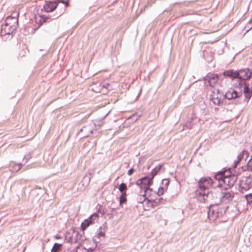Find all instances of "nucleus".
<instances>
[{
    "label": "nucleus",
    "mask_w": 252,
    "mask_h": 252,
    "mask_svg": "<svg viewBox=\"0 0 252 252\" xmlns=\"http://www.w3.org/2000/svg\"><path fill=\"white\" fill-rule=\"evenodd\" d=\"M150 196V194H146L144 195V193L142 195H139V197L137 198V202L139 203H142L145 201H147L148 198Z\"/></svg>",
    "instance_id": "nucleus-28"
},
{
    "label": "nucleus",
    "mask_w": 252,
    "mask_h": 252,
    "mask_svg": "<svg viewBox=\"0 0 252 252\" xmlns=\"http://www.w3.org/2000/svg\"><path fill=\"white\" fill-rule=\"evenodd\" d=\"M240 162V159H238L237 158V159L235 160L234 161L233 164L232 165L233 168H236L238 165V164H239Z\"/></svg>",
    "instance_id": "nucleus-38"
},
{
    "label": "nucleus",
    "mask_w": 252,
    "mask_h": 252,
    "mask_svg": "<svg viewBox=\"0 0 252 252\" xmlns=\"http://www.w3.org/2000/svg\"><path fill=\"white\" fill-rule=\"evenodd\" d=\"M104 88V86H101V84L97 85V84L94 85V86L93 88V90L97 93H100L101 91V88Z\"/></svg>",
    "instance_id": "nucleus-32"
},
{
    "label": "nucleus",
    "mask_w": 252,
    "mask_h": 252,
    "mask_svg": "<svg viewBox=\"0 0 252 252\" xmlns=\"http://www.w3.org/2000/svg\"><path fill=\"white\" fill-rule=\"evenodd\" d=\"M163 193L164 192L163 191H160V190L158 189L156 192H155V193H156L158 196L162 195L163 194Z\"/></svg>",
    "instance_id": "nucleus-43"
},
{
    "label": "nucleus",
    "mask_w": 252,
    "mask_h": 252,
    "mask_svg": "<svg viewBox=\"0 0 252 252\" xmlns=\"http://www.w3.org/2000/svg\"><path fill=\"white\" fill-rule=\"evenodd\" d=\"M249 155V152L248 151L243 150L238 156L237 158L238 159H240V161H241L243 159H245L246 161L248 158Z\"/></svg>",
    "instance_id": "nucleus-22"
},
{
    "label": "nucleus",
    "mask_w": 252,
    "mask_h": 252,
    "mask_svg": "<svg viewBox=\"0 0 252 252\" xmlns=\"http://www.w3.org/2000/svg\"><path fill=\"white\" fill-rule=\"evenodd\" d=\"M251 29H252V27L250 28L249 30H251Z\"/></svg>",
    "instance_id": "nucleus-61"
},
{
    "label": "nucleus",
    "mask_w": 252,
    "mask_h": 252,
    "mask_svg": "<svg viewBox=\"0 0 252 252\" xmlns=\"http://www.w3.org/2000/svg\"><path fill=\"white\" fill-rule=\"evenodd\" d=\"M54 238L56 239H61L62 238V236L61 235H59V234H56V235L54 236Z\"/></svg>",
    "instance_id": "nucleus-44"
},
{
    "label": "nucleus",
    "mask_w": 252,
    "mask_h": 252,
    "mask_svg": "<svg viewBox=\"0 0 252 252\" xmlns=\"http://www.w3.org/2000/svg\"><path fill=\"white\" fill-rule=\"evenodd\" d=\"M32 158V155L30 153H28V154L26 155L23 158V161L25 160V163L24 164H25L30 159Z\"/></svg>",
    "instance_id": "nucleus-34"
},
{
    "label": "nucleus",
    "mask_w": 252,
    "mask_h": 252,
    "mask_svg": "<svg viewBox=\"0 0 252 252\" xmlns=\"http://www.w3.org/2000/svg\"><path fill=\"white\" fill-rule=\"evenodd\" d=\"M161 184L163 185V187L165 188V189H167L168 187L170 184V179L169 178H165L162 179L161 181Z\"/></svg>",
    "instance_id": "nucleus-30"
},
{
    "label": "nucleus",
    "mask_w": 252,
    "mask_h": 252,
    "mask_svg": "<svg viewBox=\"0 0 252 252\" xmlns=\"http://www.w3.org/2000/svg\"><path fill=\"white\" fill-rule=\"evenodd\" d=\"M63 244L55 243L53 245L50 252H60L62 250Z\"/></svg>",
    "instance_id": "nucleus-24"
},
{
    "label": "nucleus",
    "mask_w": 252,
    "mask_h": 252,
    "mask_svg": "<svg viewBox=\"0 0 252 252\" xmlns=\"http://www.w3.org/2000/svg\"><path fill=\"white\" fill-rule=\"evenodd\" d=\"M107 224L106 222H104L102 225L97 229L96 235L93 238L94 243L97 244L99 242L101 238L104 239L105 238V232L107 231Z\"/></svg>",
    "instance_id": "nucleus-12"
},
{
    "label": "nucleus",
    "mask_w": 252,
    "mask_h": 252,
    "mask_svg": "<svg viewBox=\"0 0 252 252\" xmlns=\"http://www.w3.org/2000/svg\"><path fill=\"white\" fill-rule=\"evenodd\" d=\"M94 129L91 124L86 125L84 126L83 133L81 135L80 139L88 137L90 134L93 133Z\"/></svg>",
    "instance_id": "nucleus-16"
},
{
    "label": "nucleus",
    "mask_w": 252,
    "mask_h": 252,
    "mask_svg": "<svg viewBox=\"0 0 252 252\" xmlns=\"http://www.w3.org/2000/svg\"><path fill=\"white\" fill-rule=\"evenodd\" d=\"M47 52H48V51H46V52H45V53H44V54L42 55V56H43V55H45L47 54Z\"/></svg>",
    "instance_id": "nucleus-52"
},
{
    "label": "nucleus",
    "mask_w": 252,
    "mask_h": 252,
    "mask_svg": "<svg viewBox=\"0 0 252 252\" xmlns=\"http://www.w3.org/2000/svg\"><path fill=\"white\" fill-rule=\"evenodd\" d=\"M251 29H252V27L250 28L249 30H251Z\"/></svg>",
    "instance_id": "nucleus-63"
},
{
    "label": "nucleus",
    "mask_w": 252,
    "mask_h": 252,
    "mask_svg": "<svg viewBox=\"0 0 252 252\" xmlns=\"http://www.w3.org/2000/svg\"><path fill=\"white\" fill-rule=\"evenodd\" d=\"M9 22L13 23V20H9Z\"/></svg>",
    "instance_id": "nucleus-54"
},
{
    "label": "nucleus",
    "mask_w": 252,
    "mask_h": 252,
    "mask_svg": "<svg viewBox=\"0 0 252 252\" xmlns=\"http://www.w3.org/2000/svg\"><path fill=\"white\" fill-rule=\"evenodd\" d=\"M83 131H84V126H82L80 129L78 131V132L76 134V135L77 136H79L80 137L81 136V135L83 133Z\"/></svg>",
    "instance_id": "nucleus-41"
},
{
    "label": "nucleus",
    "mask_w": 252,
    "mask_h": 252,
    "mask_svg": "<svg viewBox=\"0 0 252 252\" xmlns=\"http://www.w3.org/2000/svg\"><path fill=\"white\" fill-rule=\"evenodd\" d=\"M158 190H160V191H163V192L166 189H165V188L163 186H159L158 188Z\"/></svg>",
    "instance_id": "nucleus-46"
},
{
    "label": "nucleus",
    "mask_w": 252,
    "mask_h": 252,
    "mask_svg": "<svg viewBox=\"0 0 252 252\" xmlns=\"http://www.w3.org/2000/svg\"><path fill=\"white\" fill-rule=\"evenodd\" d=\"M215 182L209 176L201 177L198 182V189L200 190H205L209 187H215Z\"/></svg>",
    "instance_id": "nucleus-10"
},
{
    "label": "nucleus",
    "mask_w": 252,
    "mask_h": 252,
    "mask_svg": "<svg viewBox=\"0 0 252 252\" xmlns=\"http://www.w3.org/2000/svg\"><path fill=\"white\" fill-rule=\"evenodd\" d=\"M97 207V212L100 213L102 215H104L105 214V211L103 205L98 204Z\"/></svg>",
    "instance_id": "nucleus-33"
},
{
    "label": "nucleus",
    "mask_w": 252,
    "mask_h": 252,
    "mask_svg": "<svg viewBox=\"0 0 252 252\" xmlns=\"http://www.w3.org/2000/svg\"><path fill=\"white\" fill-rule=\"evenodd\" d=\"M116 209V208H113V209H112V210H115V209Z\"/></svg>",
    "instance_id": "nucleus-59"
},
{
    "label": "nucleus",
    "mask_w": 252,
    "mask_h": 252,
    "mask_svg": "<svg viewBox=\"0 0 252 252\" xmlns=\"http://www.w3.org/2000/svg\"><path fill=\"white\" fill-rule=\"evenodd\" d=\"M50 32V30H48L47 31V32Z\"/></svg>",
    "instance_id": "nucleus-60"
},
{
    "label": "nucleus",
    "mask_w": 252,
    "mask_h": 252,
    "mask_svg": "<svg viewBox=\"0 0 252 252\" xmlns=\"http://www.w3.org/2000/svg\"><path fill=\"white\" fill-rule=\"evenodd\" d=\"M101 86H104V87L105 88H107L108 89H109V91L112 90L111 85L109 83H106L102 84H101Z\"/></svg>",
    "instance_id": "nucleus-39"
},
{
    "label": "nucleus",
    "mask_w": 252,
    "mask_h": 252,
    "mask_svg": "<svg viewBox=\"0 0 252 252\" xmlns=\"http://www.w3.org/2000/svg\"><path fill=\"white\" fill-rule=\"evenodd\" d=\"M150 194H151V193L149 192V191H148V195Z\"/></svg>",
    "instance_id": "nucleus-56"
},
{
    "label": "nucleus",
    "mask_w": 252,
    "mask_h": 252,
    "mask_svg": "<svg viewBox=\"0 0 252 252\" xmlns=\"http://www.w3.org/2000/svg\"><path fill=\"white\" fill-rule=\"evenodd\" d=\"M233 90L241 92L242 101H248L252 95V71L249 68L238 69V77Z\"/></svg>",
    "instance_id": "nucleus-1"
},
{
    "label": "nucleus",
    "mask_w": 252,
    "mask_h": 252,
    "mask_svg": "<svg viewBox=\"0 0 252 252\" xmlns=\"http://www.w3.org/2000/svg\"><path fill=\"white\" fill-rule=\"evenodd\" d=\"M241 169L242 171H245L246 170L252 172V156L251 158L248 161L246 166H242Z\"/></svg>",
    "instance_id": "nucleus-21"
},
{
    "label": "nucleus",
    "mask_w": 252,
    "mask_h": 252,
    "mask_svg": "<svg viewBox=\"0 0 252 252\" xmlns=\"http://www.w3.org/2000/svg\"><path fill=\"white\" fill-rule=\"evenodd\" d=\"M209 99L214 105L218 106L227 103L228 100H237L239 103L242 102L241 92H238L232 88L229 89L225 94L219 89L214 88L210 94Z\"/></svg>",
    "instance_id": "nucleus-2"
},
{
    "label": "nucleus",
    "mask_w": 252,
    "mask_h": 252,
    "mask_svg": "<svg viewBox=\"0 0 252 252\" xmlns=\"http://www.w3.org/2000/svg\"><path fill=\"white\" fill-rule=\"evenodd\" d=\"M222 75L224 77H228L232 80L235 79H237L238 77V70H235L233 69L226 70L222 72Z\"/></svg>",
    "instance_id": "nucleus-15"
},
{
    "label": "nucleus",
    "mask_w": 252,
    "mask_h": 252,
    "mask_svg": "<svg viewBox=\"0 0 252 252\" xmlns=\"http://www.w3.org/2000/svg\"><path fill=\"white\" fill-rule=\"evenodd\" d=\"M163 167V165L161 164H159L157 165L155 168L152 169V171L148 173L147 176H149V177L154 180L155 177L160 172L162 167Z\"/></svg>",
    "instance_id": "nucleus-17"
},
{
    "label": "nucleus",
    "mask_w": 252,
    "mask_h": 252,
    "mask_svg": "<svg viewBox=\"0 0 252 252\" xmlns=\"http://www.w3.org/2000/svg\"><path fill=\"white\" fill-rule=\"evenodd\" d=\"M79 246H80V244L76 247V248H79Z\"/></svg>",
    "instance_id": "nucleus-57"
},
{
    "label": "nucleus",
    "mask_w": 252,
    "mask_h": 252,
    "mask_svg": "<svg viewBox=\"0 0 252 252\" xmlns=\"http://www.w3.org/2000/svg\"><path fill=\"white\" fill-rule=\"evenodd\" d=\"M251 29H252V27L250 28L249 30H251Z\"/></svg>",
    "instance_id": "nucleus-62"
},
{
    "label": "nucleus",
    "mask_w": 252,
    "mask_h": 252,
    "mask_svg": "<svg viewBox=\"0 0 252 252\" xmlns=\"http://www.w3.org/2000/svg\"><path fill=\"white\" fill-rule=\"evenodd\" d=\"M153 180L149 177V176L146 175L138 179L135 184L141 190H144V195H146L148 193V189H150V187L153 184Z\"/></svg>",
    "instance_id": "nucleus-7"
},
{
    "label": "nucleus",
    "mask_w": 252,
    "mask_h": 252,
    "mask_svg": "<svg viewBox=\"0 0 252 252\" xmlns=\"http://www.w3.org/2000/svg\"><path fill=\"white\" fill-rule=\"evenodd\" d=\"M199 121L198 118L192 113L190 116H189L186 122L182 126L181 131L185 129H190L194 125H196Z\"/></svg>",
    "instance_id": "nucleus-13"
},
{
    "label": "nucleus",
    "mask_w": 252,
    "mask_h": 252,
    "mask_svg": "<svg viewBox=\"0 0 252 252\" xmlns=\"http://www.w3.org/2000/svg\"><path fill=\"white\" fill-rule=\"evenodd\" d=\"M198 194L200 196H202L203 197L204 196H206L208 198H211L213 197V193L212 191H207L206 192L205 191H200L199 192ZM203 199H205V198H203Z\"/></svg>",
    "instance_id": "nucleus-26"
},
{
    "label": "nucleus",
    "mask_w": 252,
    "mask_h": 252,
    "mask_svg": "<svg viewBox=\"0 0 252 252\" xmlns=\"http://www.w3.org/2000/svg\"><path fill=\"white\" fill-rule=\"evenodd\" d=\"M146 203L150 205L152 208H155L159 204L157 198L156 199H147Z\"/></svg>",
    "instance_id": "nucleus-25"
},
{
    "label": "nucleus",
    "mask_w": 252,
    "mask_h": 252,
    "mask_svg": "<svg viewBox=\"0 0 252 252\" xmlns=\"http://www.w3.org/2000/svg\"><path fill=\"white\" fill-rule=\"evenodd\" d=\"M221 77V75L220 74L209 72L203 77L202 80L204 81L205 84L207 83V85L210 87H214Z\"/></svg>",
    "instance_id": "nucleus-9"
},
{
    "label": "nucleus",
    "mask_w": 252,
    "mask_h": 252,
    "mask_svg": "<svg viewBox=\"0 0 252 252\" xmlns=\"http://www.w3.org/2000/svg\"><path fill=\"white\" fill-rule=\"evenodd\" d=\"M220 193H221L220 197L223 199L226 200L227 202H229L232 200L234 197V195L232 193H231L229 192H223L222 191H221Z\"/></svg>",
    "instance_id": "nucleus-19"
},
{
    "label": "nucleus",
    "mask_w": 252,
    "mask_h": 252,
    "mask_svg": "<svg viewBox=\"0 0 252 252\" xmlns=\"http://www.w3.org/2000/svg\"><path fill=\"white\" fill-rule=\"evenodd\" d=\"M62 14H55L53 15L49 14L43 15H35L34 18L36 24H38V26L36 28L32 29L33 33H34L36 30H37L44 23H47L50 22L51 21L54 19H56L61 16Z\"/></svg>",
    "instance_id": "nucleus-6"
},
{
    "label": "nucleus",
    "mask_w": 252,
    "mask_h": 252,
    "mask_svg": "<svg viewBox=\"0 0 252 252\" xmlns=\"http://www.w3.org/2000/svg\"><path fill=\"white\" fill-rule=\"evenodd\" d=\"M133 184V183L132 182H130L129 185H128V187H130Z\"/></svg>",
    "instance_id": "nucleus-49"
},
{
    "label": "nucleus",
    "mask_w": 252,
    "mask_h": 252,
    "mask_svg": "<svg viewBox=\"0 0 252 252\" xmlns=\"http://www.w3.org/2000/svg\"><path fill=\"white\" fill-rule=\"evenodd\" d=\"M228 207L221 206L219 204H211L208 208L207 217L211 220H215L218 218L223 216L226 212Z\"/></svg>",
    "instance_id": "nucleus-5"
},
{
    "label": "nucleus",
    "mask_w": 252,
    "mask_h": 252,
    "mask_svg": "<svg viewBox=\"0 0 252 252\" xmlns=\"http://www.w3.org/2000/svg\"><path fill=\"white\" fill-rule=\"evenodd\" d=\"M197 81H201V79H198L197 80L195 81L194 82H197Z\"/></svg>",
    "instance_id": "nucleus-55"
},
{
    "label": "nucleus",
    "mask_w": 252,
    "mask_h": 252,
    "mask_svg": "<svg viewBox=\"0 0 252 252\" xmlns=\"http://www.w3.org/2000/svg\"><path fill=\"white\" fill-rule=\"evenodd\" d=\"M18 19L11 15L8 16L5 20V24L1 26L0 35L12 34L16 30Z\"/></svg>",
    "instance_id": "nucleus-4"
},
{
    "label": "nucleus",
    "mask_w": 252,
    "mask_h": 252,
    "mask_svg": "<svg viewBox=\"0 0 252 252\" xmlns=\"http://www.w3.org/2000/svg\"><path fill=\"white\" fill-rule=\"evenodd\" d=\"M245 199L247 201V204L252 203V192L247 194L245 195Z\"/></svg>",
    "instance_id": "nucleus-31"
},
{
    "label": "nucleus",
    "mask_w": 252,
    "mask_h": 252,
    "mask_svg": "<svg viewBox=\"0 0 252 252\" xmlns=\"http://www.w3.org/2000/svg\"><path fill=\"white\" fill-rule=\"evenodd\" d=\"M252 21V19H251L250 21H249V23L251 22Z\"/></svg>",
    "instance_id": "nucleus-58"
},
{
    "label": "nucleus",
    "mask_w": 252,
    "mask_h": 252,
    "mask_svg": "<svg viewBox=\"0 0 252 252\" xmlns=\"http://www.w3.org/2000/svg\"><path fill=\"white\" fill-rule=\"evenodd\" d=\"M57 1L58 2V4L59 3H62L64 4L65 6H67L69 3V0H58Z\"/></svg>",
    "instance_id": "nucleus-36"
},
{
    "label": "nucleus",
    "mask_w": 252,
    "mask_h": 252,
    "mask_svg": "<svg viewBox=\"0 0 252 252\" xmlns=\"http://www.w3.org/2000/svg\"><path fill=\"white\" fill-rule=\"evenodd\" d=\"M148 191H149L150 192L152 191H153V189H152V188H151L150 187V189H148Z\"/></svg>",
    "instance_id": "nucleus-50"
},
{
    "label": "nucleus",
    "mask_w": 252,
    "mask_h": 252,
    "mask_svg": "<svg viewBox=\"0 0 252 252\" xmlns=\"http://www.w3.org/2000/svg\"><path fill=\"white\" fill-rule=\"evenodd\" d=\"M17 166H18V168L17 169V171H18L21 168L22 166H23V164L21 163H19L17 164Z\"/></svg>",
    "instance_id": "nucleus-45"
},
{
    "label": "nucleus",
    "mask_w": 252,
    "mask_h": 252,
    "mask_svg": "<svg viewBox=\"0 0 252 252\" xmlns=\"http://www.w3.org/2000/svg\"><path fill=\"white\" fill-rule=\"evenodd\" d=\"M202 143H201L198 146V148L196 149V151H197L199 149H200L201 147Z\"/></svg>",
    "instance_id": "nucleus-48"
},
{
    "label": "nucleus",
    "mask_w": 252,
    "mask_h": 252,
    "mask_svg": "<svg viewBox=\"0 0 252 252\" xmlns=\"http://www.w3.org/2000/svg\"><path fill=\"white\" fill-rule=\"evenodd\" d=\"M98 213L97 212H95L91 215L89 217L85 219L84 221L82 222L80 225L81 229L84 231L89 226L94 224L95 221L98 220Z\"/></svg>",
    "instance_id": "nucleus-11"
},
{
    "label": "nucleus",
    "mask_w": 252,
    "mask_h": 252,
    "mask_svg": "<svg viewBox=\"0 0 252 252\" xmlns=\"http://www.w3.org/2000/svg\"><path fill=\"white\" fill-rule=\"evenodd\" d=\"M214 178L218 182L216 187L221 191L231 188L237 180V175L232 173L231 168L227 169L223 168L221 170L215 173Z\"/></svg>",
    "instance_id": "nucleus-3"
},
{
    "label": "nucleus",
    "mask_w": 252,
    "mask_h": 252,
    "mask_svg": "<svg viewBox=\"0 0 252 252\" xmlns=\"http://www.w3.org/2000/svg\"><path fill=\"white\" fill-rule=\"evenodd\" d=\"M58 5V2L57 0H54L52 1H46L45 4L43 5L41 11L46 12H50L55 10Z\"/></svg>",
    "instance_id": "nucleus-14"
},
{
    "label": "nucleus",
    "mask_w": 252,
    "mask_h": 252,
    "mask_svg": "<svg viewBox=\"0 0 252 252\" xmlns=\"http://www.w3.org/2000/svg\"><path fill=\"white\" fill-rule=\"evenodd\" d=\"M240 191H247L252 188V174L243 175L239 183Z\"/></svg>",
    "instance_id": "nucleus-8"
},
{
    "label": "nucleus",
    "mask_w": 252,
    "mask_h": 252,
    "mask_svg": "<svg viewBox=\"0 0 252 252\" xmlns=\"http://www.w3.org/2000/svg\"><path fill=\"white\" fill-rule=\"evenodd\" d=\"M127 188V187L126 184L123 182L120 184L118 186V189L120 193L126 192L125 191H124V190L126 189Z\"/></svg>",
    "instance_id": "nucleus-29"
},
{
    "label": "nucleus",
    "mask_w": 252,
    "mask_h": 252,
    "mask_svg": "<svg viewBox=\"0 0 252 252\" xmlns=\"http://www.w3.org/2000/svg\"><path fill=\"white\" fill-rule=\"evenodd\" d=\"M109 91V89H108L107 88H105L104 87V88H101V91H100V93L103 94H106L108 93Z\"/></svg>",
    "instance_id": "nucleus-37"
},
{
    "label": "nucleus",
    "mask_w": 252,
    "mask_h": 252,
    "mask_svg": "<svg viewBox=\"0 0 252 252\" xmlns=\"http://www.w3.org/2000/svg\"><path fill=\"white\" fill-rule=\"evenodd\" d=\"M135 171V170L133 168H130L127 171V174L129 175V176H130Z\"/></svg>",
    "instance_id": "nucleus-42"
},
{
    "label": "nucleus",
    "mask_w": 252,
    "mask_h": 252,
    "mask_svg": "<svg viewBox=\"0 0 252 252\" xmlns=\"http://www.w3.org/2000/svg\"><path fill=\"white\" fill-rule=\"evenodd\" d=\"M91 180V175L85 176L82 181L79 183V186H81L84 188H86L89 184Z\"/></svg>",
    "instance_id": "nucleus-20"
},
{
    "label": "nucleus",
    "mask_w": 252,
    "mask_h": 252,
    "mask_svg": "<svg viewBox=\"0 0 252 252\" xmlns=\"http://www.w3.org/2000/svg\"><path fill=\"white\" fill-rule=\"evenodd\" d=\"M140 117V115H138L136 114H134L131 115V116H130L129 118L131 119V120L134 122L136 121Z\"/></svg>",
    "instance_id": "nucleus-35"
},
{
    "label": "nucleus",
    "mask_w": 252,
    "mask_h": 252,
    "mask_svg": "<svg viewBox=\"0 0 252 252\" xmlns=\"http://www.w3.org/2000/svg\"><path fill=\"white\" fill-rule=\"evenodd\" d=\"M157 199L159 204L161 203V201L163 200L162 197L157 198Z\"/></svg>",
    "instance_id": "nucleus-47"
},
{
    "label": "nucleus",
    "mask_w": 252,
    "mask_h": 252,
    "mask_svg": "<svg viewBox=\"0 0 252 252\" xmlns=\"http://www.w3.org/2000/svg\"><path fill=\"white\" fill-rule=\"evenodd\" d=\"M179 3H181L180 2H176V3H174V4L175 5V4H179Z\"/></svg>",
    "instance_id": "nucleus-53"
},
{
    "label": "nucleus",
    "mask_w": 252,
    "mask_h": 252,
    "mask_svg": "<svg viewBox=\"0 0 252 252\" xmlns=\"http://www.w3.org/2000/svg\"><path fill=\"white\" fill-rule=\"evenodd\" d=\"M72 232H73V235H74V243H77L82 237V236L79 233L78 231L74 229H72Z\"/></svg>",
    "instance_id": "nucleus-23"
},
{
    "label": "nucleus",
    "mask_w": 252,
    "mask_h": 252,
    "mask_svg": "<svg viewBox=\"0 0 252 252\" xmlns=\"http://www.w3.org/2000/svg\"><path fill=\"white\" fill-rule=\"evenodd\" d=\"M64 239L67 243H74V235L72 229L67 231L64 234Z\"/></svg>",
    "instance_id": "nucleus-18"
},
{
    "label": "nucleus",
    "mask_w": 252,
    "mask_h": 252,
    "mask_svg": "<svg viewBox=\"0 0 252 252\" xmlns=\"http://www.w3.org/2000/svg\"><path fill=\"white\" fill-rule=\"evenodd\" d=\"M250 63L252 64V58L251 59V61H250Z\"/></svg>",
    "instance_id": "nucleus-51"
},
{
    "label": "nucleus",
    "mask_w": 252,
    "mask_h": 252,
    "mask_svg": "<svg viewBox=\"0 0 252 252\" xmlns=\"http://www.w3.org/2000/svg\"><path fill=\"white\" fill-rule=\"evenodd\" d=\"M95 244V246L94 248L90 247V248H89L88 249H86L87 251V252H94L95 251V248H96V246H97V244Z\"/></svg>",
    "instance_id": "nucleus-40"
},
{
    "label": "nucleus",
    "mask_w": 252,
    "mask_h": 252,
    "mask_svg": "<svg viewBox=\"0 0 252 252\" xmlns=\"http://www.w3.org/2000/svg\"><path fill=\"white\" fill-rule=\"evenodd\" d=\"M126 193H121V195L119 197V206H122V203H125L126 202Z\"/></svg>",
    "instance_id": "nucleus-27"
}]
</instances>
